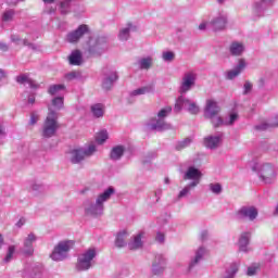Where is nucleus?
<instances>
[{"mask_svg":"<svg viewBox=\"0 0 278 278\" xmlns=\"http://www.w3.org/2000/svg\"><path fill=\"white\" fill-rule=\"evenodd\" d=\"M131 31H136V26H134L131 23H128L126 27L119 30L118 40L126 42V40H129V34H131Z\"/></svg>","mask_w":278,"mask_h":278,"instance_id":"26","label":"nucleus"},{"mask_svg":"<svg viewBox=\"0 0 278 278\" xmlns=\"http://www.w3.org/2000/svg\"><path fill=\"white\" fill-rule=\"evenodd\" d=\"M229 53L230 55H233L235 58H238L244 53V43L233 41L229 46Z\"/></svg>","mask_w":278,"mask_h":278,"instance_id":"24","label":"nucleus"},{"mask_svg":"<svg viewBox=\"0 0 278 278\" xmlns=\"http://www.w3.org/2000/svg\"><path fill=\"white\" fill-rule=\"evenodd\" d=\"M211 121L213 127H223L225 125V121H223V117L213 115L212 117H206Z\"/></svg>","mask_w":278,"mask_h":278,"instance_id":"40","label":"nucleus"},{"mask_svg":"<svg viewBox=\"0 0 278 278\" xmlns=\"http://www.w3.org/2000/svg\"><path fill=\"white\" fill-rule=\"evenodd\" d=\"M0 51H8V46L3 42H0Z\"/></svg>","mask_w":278,"mask_h":278,"instance_id":"60","label":"nucleus"},{"mask_svg":"<svg viewBox=\"0 0 278 278\" xmlns=\"http://www.w3.org/2000/svg\"><path fill=\"white\" fill-rule=\"evenodd\" d=\"M46 14H55V8L51 7L50 9L46 10Z\"/></svg>","mask_w":278,"mask_h":278,"instance_id":"59","label":"nucleus"},{"mask_svg":"<svg viewBox=\"0 0 278 278\" xmlns=\"http://www.w3.org/2000/svg\"><path fill=\"white\" fill-rule=\"evenodd\" d=\"M16 15V12L12 9L5 10L2 14V21L3 23H12L14 21V16Z\"/></svg>","mask_w":278,"mask_h":278,"instance_id":"33","label":"nucleus"},{"mask_svg":"<svg viewBox=\"0 0 278 278\" xmlns=\"http://www.w3.org/2000/svg\"><path fill=\"white\" fill-rule=\"evenodd\" d=\"M118 79V74L116 72H111L102 81V88L104 90H112L114 81Z\"/></svg>","mask_w":278,"mask_h":278,"instance_id":"25","label":"nucleus"},{"mask_svg":"<svg viewBox=\"0 0 278 278\" xmlns=\"http://www.w3.org/2000/svg\"><path fill=\"white\" fill-rule=\"evenodd\" d=\"M129 235L127 233V230H123L117 233L115 239V247L117 249H123V247H127V242L125 241Z\"/></svg>","mask_w":278,"mask_h":278,"instance_id":"30","label":"nucleus"},{"mask_svg":"<svg viewBox=\"0 0 278 278\" xmlns=\"http://www.w3.org/2000/svg\"><path fill=\"white\" fill-rule=\"evenodd\" d=\"M39 118H40V116H38V114L31 113L29 125H36V123H38Z\"/></svg>","mask_w":278,"mask_h":278,"instance_id":"51","label":"nucleus"},{"mask_svg":"<svg viewBox=\"0 0 278 278\" xmlns=\"http://www.w3.org/2000/svg\"><path fill=\"white\" fill-rule=\"evenodd\" d=\"M97 257V249L89 248L85 252H83L76 263V270L79 273L85 270H90L92 266H94V258Z\"/></svg>","mask_w":278,"mask_h":278,"instance_id":"4","label":"nucleus"},{"mask_svg":"<svg viewBox=\"0 0 278 278\" xmlns=\"http://www.w3.org/2000/svg\"><path fill=\"white\" fill-rule=\"evenodd\" d=\"M137 64L141 71H149V68L153 66V58L152 56L142 58L138 61Z\"/></svg>","mask_w":278,"mask_h":278,"instance_id":"31","label":"nucleus"},{"mask_svg":"<svg viewBox=\"0 0 278 278\" xmlns=\"http://www.w3.org/2000/svg\"><path fill=\"white\" fill-rule=\"evenodd\" d=\"M108 138H109L108 130H101L96 136V142L98 144H103V142H105V140H108Z\"/></svg>","mask_w":278,"mask_h":278,"instance_id":"42","label":"nucleus"},{"mask_svg":"<svg viewBox=\"0 0 278 278\" xmlns=\"http://www.w3.org/2000/svg\"><path fill=\"white\" fill-rule=\"evenodd\" d=\"M258 170V177L263 184H275L277 179V172L270 163H265L256 167Z\"/></svg>","mask_w":278,"mask_h":278,"instance_id":"7","label":"nucleus"},{"mask_svg":"<svg viewBox=\"0 0 278 278\" xmlns=\"http://www.w3.org/2000/svg\"><path fill=\"white\" fill-rule=\"evenodd\" d=\"M25 223H27V220L25 219V217H22L18 219V222L15 225L16 227L21 228L23 227V225H25Z\"/></svg>","mask_w":278,"mask_h":278,"instance_id":"55","label":"nucleus"},{"mask_svg":"<svg viewBox=\"0 0 278 278\" xmlns=\"http://www.w3.org/2000/svg\"><path fill=\"white\" fill-rule=\"evenodd\" d=\"M189 144H192V139L191 138H186L184 140L177 142L176 150L177 151H181L184 149H187V147Z\"/></svg>","mask_w":278,"mask_h":278,"instance_id":"41","label":"nucleus"},{"mask_svg":"<svg viewBox=\"0 0 278 278\" xmlns=\"http://www.w3.org/2000/svg\"><path fill=\"white\" fill-rule=\"evenodd\" d=\"M208 190H211V192H213V194H220V192H223V186H220V184H218V182L210 184Z\"/></svg>","mask_w":278,"mask_h":278,"instance_id":"44","label":"nucleus"},{"mask_svg":"<svg viewBox=\"0 0 278 278\" xmlns=\"http://www.w3.org/2000/svg\"><path fill=\"white\" fill-rule=\"evenodd\" d=\"M210 28L213 31H223L227 27V13L219 12L217 13L210 22Z\"/></svg>","mask_w":278,"mask_h":278,"instance_id":"9","label":"nucleus"},{"mask_svg":"<svg viewBox=\"0 0 278 278\" xmlns=\"http://www.w3.org/2000/svg\"><path fill=\"white\" fill-rule=\"evenodd\" d=\"M253 90V84L251 81H245L243 85V94H249Z\"/></svg>","mask_w":278,"mask_h":278,"instance_id":"50","label":"nucleus"},{"mask_svg":"<svg viewBox=\"0 0 278 278\" xmlns=\"http://www.w3.org/2000/svg\"><path fill=\"white\" fill-rule=\"evenodd\" d=\"M116 194V189L114 187L106 188L103 192L96 195L94 201L86 200L84 202V211L87 216H92L93 218H101L105 213V203Z\"/></svg>","mask_w":278,"mask_h":278,"instance_id":"2","label":"nucleus"},{"mask_svg":"<svg viewBox=\"0 0 278 278\" xmlns=\"http://www.w3.org/2000/svg\"><path fill=\"white\" fill-rule=\"evenodd\" d=\"M42 267L36 264H27L23 270V278H40Z\"/></svg>","mask_w":278,"mask_h":278,"instance_id":"14","label":"nucleus"},{"mask_svg":"<svg viewBox=\"0 0 278 278\" xmlns=\"http://www.w3.org/2000/svg\"><path fill=\"white\" fill-rule=\"evenodd\" d=\"M97 153V146L89 144L87 148L75 149L70 152V161L72 164H79L86 160V157H90Z\"/></svg>","mask_w":278,"mask_h":278,"instance_id":"5","label":"nucleus"},{"mask_svg":"<svg viewBox=\"0 0 278 278\" xmlns=\"http://www.w3.org/2000/svg\"><path fill=\"white\" fill-rule=\"evenodd\" d=\"M17 84H28L29 88H38V85L34 83V80L29 79V76L27 74H22L16 77Z\"/></svg>","mask_w":278,"mask_h":278,"instance_id":"32","label":"nucleus"},{"mask_svg":"<svg viewBox=\"0 0 278 278\" xmlns=\"http://www.w3.org/2000/svg\"><path fill=\"white\" fill-rule=\"evenodd\" d=\"M251 242V232L245 231L242 232L239 237V251H241V253H249V251H251V248H249V244Z\"/></svg>","mask_w":278,"mask_h":278,"instance_id":"18","label":"nucleus"},{"mask_svg":"<svg viewBox=\"0 0 278 278\" xmlns=\"http://www.w3.org/2000/svg\"><path fill=\"white\" fill-rule=\"evenodd\" d=\"M166 270V258L161 254L156 255L152 264V273L154 275H162Z\"/></svg>","mask_w":278,"mask_h":278,"instance_id":"17","label":"nucleus"},{"mask_svg":"<svg viewBox=\"0 0 278 278\" xmlns=\"http://www.w3.org/2000/svg\"><path fill=\"white\" fill-rule=\"evenodd\" d=\"M129 251H137V249H142V233H138L134 237V240L128 242Z\"/></svg>","mask_w":278,"mask_h":278,"instance_id":"29","label":"nucleus"},{"mask_svg":"<svg viewBox=\"0 0 278 278\" xmlns=\"http://www.w3.org/2000/svg\"><path fill=\"white\" fill-rule=\"evenodd\" d=\"M207 27H210V22H202L198 29H200V31H205V29H207Z\"/></svg>","mask_w":278,"mask_h":278,"instance_id":"52","label":"nucleus"},{"mask_svg":"<svg viewBox=\"0 0 278 278\" xmlns=\"http://www.w3.org/2000/svg\"><path fill=\"white\" fill-rule=\"evenodd\" d=\"M165 236L162 232L156 233V242H160V244L164 243Z\"/></svg>","mask_w":278,"mask_h":278,"instance_id":"54","label":"nucleus"},{"mask_svg":"<svg viewBox=\"0 0 278 278\" xmlns=\"http://www.w3.org/2000/svg\"><path fill=\"white\" fill-rule=\"evenodd\" d=\"M258 85L261 86V88H264V86H266V78H260Z\"/></svg>","mask_w":278,"mask_h":278,"instance_id":"56","label":"nucleus"},{"mask_svg":"<svg viewBox=\"0 0 278 278\" xmlns=\"http://www.w3.org/2000/svg\"><path fill=\"white\" fill-rule=\"evenodd\" d=\"M155 92L154 85H148L143 87H139L129 92L128 101L131 103L136 97H142L143 94H153Z\"/></svg>","mask_w":278,"mask_h":278,"instance_id":"12","label":"nucleus"},{"mask_svg":"<svg viewBox=\"0 0 278 278\" xmlns=\"http://www.w3.org/2000/svg\"><path fill=\"white\" fill-rule=\"evenodd\" d=\"M162 60H163V62H173V60H175V52L164 51L162 53Z\"/></svg>","mask_w":278,"mask_h":278,"instance_id":"46","label":"nucleus"},{"mask_svg":"<svg viewBox=\"0 0 278 278\" xmlns=\"http://www.w3.org/2000/svg\"><path fill=\"white\" fill-rule=\"evenodd\" d=\"M203 177V173L200 172L199 168L194 166H189L184 175L185 181H191V186H199L201 184V178Z\"/></svg>","mask_w":278,"mask_h":278,"instance_id":"10","label":"nucleus"},{"mask_svg":"<svg viewBox=\"0 0 278 278\" xmlns=\"http://www.w3.org/2000/svg\"><path fill=\"white\" fill-rule=\"evenodd\" d=\"M207 238V231H202L201 232V239L205 240Z\"/></svg>","mask_w":278,"mask_h":278,"instance_id":"61","label":"nucleus"},{"mask_svg":"<svg viewBox=\"0 0 278 278\" xmlns=\"http://www.w3.org/2000/svg\"><path fill=\"white\" fill-rule=\"evenodd\" d=\"M52 108L58 111L62 110L64 108V97H56L52 99Z\"/></svg>","mask_w":278,"mask_h":278,"instance_id":"38","label":"nucleus"},{"mask_svg":"<svg viewBox=\"0 0 278 278\" xmlns=\"http://www.w3.org/2000/svg\"><path fill=\"white\" fill-rule=\"evenodd\" d=\"M205 253H206V250H205V248H203V247H200V248L195 251L194 257H193V258L190 261V263H189V269H190V270H192V268H194V266H197V264H199V263L203 260Z\"/></svg>","mask_w":278,"mask_h":278,"instance_id":"27","label":"nucleus"},{"mask_svg":"<svg viewBox=\"0 0 278 278\" xmlns=\"http://www.w3.org/2000/svg\"><path fill=\"white\" fill-rule=\"evenodd\" d=\"M31 190H34L35 192H42L43 187H42V185L34 184L31 186Z\"/></svg>","mask_w":278,"mask_h":278,"instance_id":"53","label":"nucleus"},{"mask_svg":"<svg viewBox=\"0 0 278 278\" xmlns=\"http://www.w3.org/2000/svg\"><path fill=\"white\" fill-rule=\"evenodd\" d=\"M24 1V0H8L7 3H9V5H16V3Z\"/></svg>","mask_w":278,"mask_h":278,"instance_id":"57","label":"nucleus"},{"mask_svg":"<svg viewBox=\"0 0 278 278\" xmlns=\"http://www.w3.org/2000/svg\"><path fill=\"white\" fill-rule=\"evenodd\" d=\"M62 90H66V86L52 85V86H50L48 92H49V94L55 96V94H60V92H62Z\"/></svg>","mask_w":278,"mask_h":278,"instance_id":"37","label":"nucleus"},{"mask_svg":"<svg viewBox=\"0 0 278 278\" xmlns=\"http://www.w3.org/2000/svg\"><path fill=\"white\" fill-rule=\"evenodd\" d=\"M238 268H240V266L237 263H232L230 268L227 270L228 275L226 278H233L236 273H238Z\"/></svg>","mask_w":278,"mask_h":278,"instance_id":"45","label":"nucleus"},{"mask_svg":"<svg viewBox=\"0 0 278 278\" xmlns=\"http://www.w3.org/2000/svg\"><path fill=\"white\" fill-rule=\"evenodd\" d=\"M73 247H75V242L71 240L59 242L50 255L51 260H53V262L66 260V257H68V251H71Z\"/></svg>","mask_w":278,"mask_h":278,"instance_id":"6","label":"nucleus"},{"mask_svg":"<svg viewBox=\"0 0 278 278\" xmlns=\"http://www.w3.org/2000/svg\"><path fill=\"white\" fill-rule=\"evenodd\" d=\"M197 86V73L194 72H187L184 74L179 87V94L178 99L176 100L174 112H180L184 108L189 112V114H199L201 109L197 104V102H192L190 99L184 97L187 92H190Z\"/></svg>","mask_w":278,"mask_h":278,"instance_id":"1","label":"nucleus"},{"mask_svg":"<svg viewBox=\"0 0 278 278\" xmlns=\"http://www.w3.org/2000/svg\"><path fill=\"white\" fill-rule=\"evenodd\" d=\"M278 127V114L270 118L269 122H264L255 126L257 131H267V129H275Z\"/></svg>","mask_w":278,"mask_h":278,"instance_id":"22","label":"nucleus"},{"mask_svg":"<svg viewBox=\"0 0 278 278\" xmlns=\"http://www.w3.org/2000/svg\"><path fill=\"white\" fill-rule=\"evenodd\" d=\"M220 142H223V134L210 135L204 138V147L206 149H218L220 147Z\"/></svg>","mask_w":278,"mask_h":278,"instance_id":"15","label":"nucleus"},{"mask_svg":"<svg viewBox=\"0 0 278 278\" xmlns=\"http://www.w3.org/2000/svg\"><path fill=\"white\" fill-rule=\"evenodd\" d=\"M156 202L160 201V197H162V189H157L155 191Z\"/></svg>","mask_w":278,"mask_h":278,"instance_id":"58","label":"nucleus"},{"mask_svg":"<svg viewBox=\"0 0 278 278\" xmlns=\"http://www.w3.org/2000/svg\"><path fill=\"white\" fill-rule=\"evenodd\" d=\"M124 154H125V147L115 146L112 148V150L110 152V157H111V160L116 162V161L121 160V157H123Z\"/></svg>","mask_w":278,"mask_h":278,"instance_id":"28","label":"nucleus"},{"mask_svg":"<svg viewBox=\"0 0 278 278\" xmlns=\"http://www.w3.org/2000/svg\"><path fill=\"white\" fill-rule=\"evenodd\" d=\"M5 77V72H3L2 70H0V79H4Z\"/></svg>","mask_w":278,"mask_h":278,"instance_id":"64","label":"nucleus"},{"mask_svg":"<svg viewBox=\"0 0 278 278\" xmlns=\"http://www.w3.org/2000/svg\"><path fill=\"white\" fill-rule=\"evenodd\" d=\"M1 136H5V131L3 130V126L0 125V138Z\"/></svg>","mask_w":278,"mask_h":278,"instance_id":"63","label":"nucleus"},{"mask_svg":"<svg viewBox=\"0 0 278 278\" xmlns=\"http://www.w3.org/2000/svg\"><path fill=\"white\" fill-rule=\"evenodd\" d=\"M260 215V212L255 206H242L240 210L236 213V218L238 220H249L250 223H253Z\"/></svg>","mask_w":278,"mask_h":278,"instance_id":"8","label":"nucleus"},{"mask_svg":"<svg viewBox=\"0 0 278 278\" xmlns=\"http://www.w3.org/2000/svg\"><path fill=\"white\" fill-rule=\"evenodd\" d=\"M14 253H16V247L10 245L8 248L5 257L3 258L4 264H10V262H12V258L14 257Z\"/></svg>","mask_w":278,"mask_h":278,"instance_id":"35","label":"nucleus"},{"mask_svg":"<svg viewBox=\"0 0 278 278\" xmlns=\"http://www.w3.org/2000/svg\"><path fill=\"white\" fill-rule=\"evenodd\" d=\"M148 127L150 131H166L170 129V124L166 123L165 119H161L160 117L152 118Z\"/></svg>","mask_w":278,"mask_h":278,"instance_id":"13","label":"nucleus"},{"mask_svg":"<svg viewBox=\"0 0 278 278\" xmlns=\"http://www.w3.org/2000/svg\"><path fill=\"white\" fill-rule=\"evenodd\" d=\"M71 1L73 0H64L60 4V13L63 15L68 14L71 12Z\"/></svg>","mask_w":278,"mask_h":278,"instance_id":"36","label":"nucleus"},{"mask_svg":"<svg viewBox=\"0 0 278 278\" xmlns=\"http://www.w3.org/2000/svg\"><path fill=\"white\" fill-rule=\"evenodd\" d=\"M193 188H197V186H192L191 184L184 187L182 190L178 193V200L184 199L190 194V191L193 190Z\"/></svg>","mask_w":278,"mask_h":278,"instance_id":"39","label":"nucleus"},{"mask_svg":"<svg viewBox=\"0 0 278 278\" xmlns=\"http://www.w3.org/2000/svg\"><path fill=\"white\" fill-rule=\"evenodd\" d=\"M59 118L60 113L53 110L52 106H48V113L41 127L42 138H53L58 134V129H60Z\"/></svg>","mask_w":278,"mask_h":278,"instance_id":"3","label":"nucleus"},{"mask_svg":"<svg viewBox=\"0 0 278 278\" xmlns=\"http://www.w3.org/2000/svg\"><path fill=\"white\" fill-rule=\"evenodd\" d=\"M81 77V74L79 72H70L65 74V79L67 81H73V79H79Z\"/></svg>","mask_w":278,"mask_h":278,"instance_id":"47","label":"nucleus"},{"mask_svg":"<svg viewBox=\"0 0 278 278\" xmlns=\"http://www.w3.org/2000/svg\"><path fill=\"white\" fill-rule=\"evenodd\" d=\"M236 121H238V113H231L229 115V119L225 121V125H233V123H236Z\"/></svg>","mask_w":278,"mask_h":278,"instance_id":"49","label":"nucleus"},{"mask_svg":"<svg viewBox=\"0 0 278 278\" xmlns=\"http://www.w3.org/2000/svg\"><path fill=\"white\" fill-rule=\"evenodd\" d=\"M275 0H261L260 2H256L253 7L254 14L256 16H262L270 5H273Z\"/></svg>","mask_w":278,"mask_h":278,"instance_id":"21","label":"nucleus"},{"mask_svg":"<svg viewBox=\"0 0 278 278\" xmlns=\"http://www.w3.org/2000/svg\"><path fill=\"white\" fill-rule=\"evenodd\" d=\"M244 68H247V61L244 59H240L235 68L226 73V79H236Z\"/></svg>","mask_w":278,"mask_h":278,"instance_id":"20","label":"nucleus"},{"mask_svg":"<svg viewBox=\"0 0 278 278\" xmlns=\"http://www.w3.org/2000/svg\"><path fill=\"white\" fill-rule=\"evenodd\" d=\"M257 270H260V267L256 265H251L248 267L247 275L248 277H253L254 275H257Z\"/></svg>","mask_w":278,"mask_h":278,"instance_id":"48","label":"nucleus"},{"mask_svg":"<svg viewBox=\"0 0 278 278\" xmlns=\"http://www.w3.org/2000/svg\"><path fill=\"white\" fill-rule=\"evenodd\" d=\"M170 112H173V108L166 106V108L162 109L161 111H159L156 118H161L162 121H165L166 116H168V114H170Z\"/></svg>","mask_w":278,"mask_h":278,"instance_id":"43","label":"nucleus"},{"mask_svg":"<svg viewBox=\"0 0 278 278\" xmlns=\"http://www.w3.org/2000/svg\"><path fill=\"white\" fill-rule=\"evenodd\" d=\"M86 34H88V25L81 24L77 29L66 35V40L73 45L75 42H79Z\"/></svg>","mask_w":278,"mask_h":278,"instance_id":"11","label":"nucleus"},{"mask_svg":"<svg viewBox=\"0 0 278 278\" xmlns=\"http://www.w3.org/2000/svg\"><path fill=\"white\" fill-rule=\"evenodd\" d=\"M91 113L96 118H101L104 114L103 104H93L91 106Z\"/></svg>","mask_w":278,"mask_h":278,"instance_id":"34","label":"nucleus"},{"mask_svg":"<svg viewBox=\"0 0 278 278\" xmlns=\"http://www.w3.org/2000/svg\"><path fill=\"white\" fill-rule=\"evenodd\" d=\"M43 3H46L47 5H51V3H55V0H42Z\"/></svg>","mask_w":278,"mask_h":278,"instance_id":"62","label":"nucleus"},{"mask_svg":"<svg viewBox=\"0 0 278 278\" xmlns=\"http://www.w3.org/2000/svg\"><path fill=\"white\" fill-rule=\"evenodd\" d=\"M220 112V106H218V102L215 100H207L204 109L205 118H212L213 116L218 115Z\"/></svg>","mask_w":278,"mask_h":278,"instance_id":"16","label":"nucleus"},{"mask_svg":"<svg viewBox=\"0 0 278 278\" xmlns=\"http://www.w3.org/2000/svg\"><path fill=\"white\" fill-rule=\"evenodd\" d=\"M38 238L34 232H30L25 239H24V255H34V242H36Z\"/></svg>","mask_w":278,"mask_h":278,"instance_id":"19","label":"nucleus"},{"mask_svg":"<svg viewBox=\"0 0 278 278\" xmlns=\"http://www.w3.org/2000/svg\"><path fill=\"white\" fill-rule=\"evenodd\" d=\"M68 62L71 66H81V64H84V56L81 55V51H72V53L68 56Z\"/></svg>","mask_w":278,"mask_h":278,"instance_id":"23","label":"nucleus"}]
</instances>
